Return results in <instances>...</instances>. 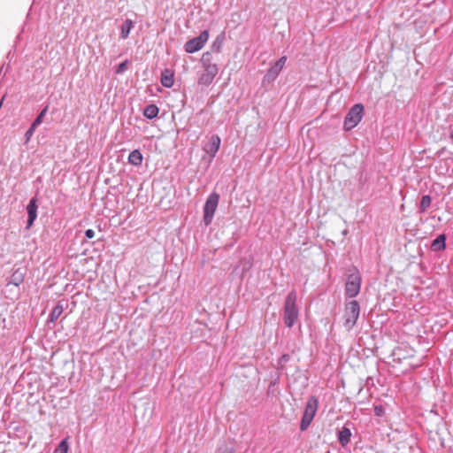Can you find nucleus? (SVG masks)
<instances>
[{
  "mask_svg": "<svg viewBox=\"0 0 453 453\" xmlns=\"http://www.w3.org/2000/svg\"><path fill=\"white\" fill-rule=\"evenodd\" d=\"M392 356L394 362L406 363L407 368L412 369L420 365V360L416 357L415 350L406 343H401L395 347Z\"/></svg>",
  "mask_w": 453,
  "mask_h": 453,
  "instance_id": "f257e3e1",
  "label": "nucleus"
},
{
  "mask_svg": "<svg viewBox=\"0 0 453 453\" xmlns=\"http://www.w3.org/2000/svg\"><path fill=\"white\" fill-rule=\"evenodd\" d=\"M297 295L295 290L288 293L284 303V323L288 327H292L297 321L299 311L296 306Z\"/></svg>",
  "mask_w": 453,
  "mask_h": 453,
  "instance_id": "f03ea898",
  "label": "nucleus"
},
{
  "mask_svg": "<svg viewBox=\"0 0 453 453\" xmlns=\"http://www.w3.org/2000/svg\"><path fill=\"white\" fill-rule=\"evenodd\" d=\"M211 54L206 52L203 55L202 62L203 64V72L198 78V84L209 86L213 81L219 72L218 65L210 62Z\"/></svg>",
  "mask_w": 453,
  "mask_h": 453,
  "instance_id": "7ed1b4c3",
  "label": "nucleus"
},
{
  "mask_svg": "<svg viewBox=\"0 0 453 453\" xmlns=\"http://www.w3.org/2000/svg\"><path fill=\"white\" fill-rule=\"evenodd\" d=\"M360 308L357 301H350L346 303L342 315L343 326L350 330L359 317Z\"/></svg>",
  "mask_w": 453,
  "mask_h": 453,
  "instance_id": "20e7f679",
  "label": "nucleus"
},
{
  "mask_svg": "<svg viewBox=\"0 0 453 453\" xmlns=\"http://www.w3.org/2000/svg\"><path fill=\"white\" fill-rule=\"evenodd\" d=\"M319 407V401L316 396H311L306 403L304 412L301 420L300 429L305 431L314 418Z\"/></svg>",
  "mask_w": 453,
  "mask_h": 453,
  "instance_id": "39448f33",
  "label": "nucleus"
},
{
  "mask_svg": "<svg viewBox=\"0 0 453 453\" xmlns=\"http://www.w3.org/2000/svg\"><path fill=\"white\" fill-rule=\"evenodd\" d=\"M365 108L361 104H357L350 108L344 119V129L349 131L358 125L364 116Z\"/></svg>",
  "mask_w": 453,
  "mask_h": 453,
  "instance_id": "423d86ee",
  "label": "nucleus"
},
{
  "mask_svg": "<svg viewBox=\"0 0 453 453\" xmlns=\"http://www.w3.org/2000/svg\"><path fill=\"white\" fill-rule=\"evenodd\" d=\"M219 202V195L212 192L207 198L203 207V222L205 226H209L214 217V213L218 208Z\"/></svg>",
  "mask_w": 453,
  "mask_h": 453,
  "instance_id": "0eeeda50",
  "label": "nucleus"
},
{
  "mask_svg": "<svg viewBox=\"0 0 453 453\" xmlns=\"http://www.w3.org/2000/svg\"><path fill=\"white\" fill-rule=\"evenodd\" d=\"M209 39V33L207 30L203 31L199 36L188 40L184 48L188 53H194L200 50Z\"/></svg>",
  "mask_w": 453,
  "mask_h": 453,
  "instance_id": "6e6552de",
  "label": "nucleus"
},
{
  "mask_svg": "<svg viewBox=\"0 0 453 453\" xmlns=\"http://www.w3.org/2000/svg\"><path fill=\"white\" fill-rule=\"evenodd\" d=\"M361 286V277L358 273H352L349 276L346 283V295L349 297H354L357 296Z\"/></svg>",
  "mask_w": 453,
  "mask_h": 453,
  "instance_id": "1a4fd4ad",
  "label": "nucleus"
},
{
  "mask_svg": "<svg viewBox=\"0 0 453 453\" xmlns=\"http://www.w3.org/2000/svg\"><path fill=\"white\" fill-rule=\"evenodd\" d=\"M286 61H287V57L286 56H283L281 57L268 71H267V73H266V78H268L269 80H274L278 75L279 73H280V71L282 70V68L284 67L285 64H286Z\"/></svg>",
  "mask_w": 453,
  "mask_h": 453,
  "instance_id": "9d476101",
  "label": "nucleus"
},
{
  "mask_svg": "<svg viewBox=\"0 0 453 453\" xmlns=\"http://www.w3.org/2000/svg\"><path fill=\"white\" fill-rule=\"evenodd\" d=\"M220 138L219 135L214 134L211 137L209 142L205 145L204 150L210 154L211 157H214L216 153L219 151L220 147Z\"/></svg>",
  "mask_w": 453,
  "mask_h": 453,
  "instance_id": "9b49d317",
  "label": "nucleus"
},
{
  "mask_svg": "<svg viewBox=\"0 0 453 453\" xmlns=\"http://www.w3.org/2000/svg\"><path fill=\"white\" fill-rule=\"evenodd\" d=\"M27 211L28 215L27 228H29L34 224V221L37 217V204L35 198H32L30 200L29 203L27 206Z\"/></svg>",
  "mask_w": 453,
  "mask_h": 453,
  "instance_id": "f8f14e48",
  "label": "nucleus"
},
{
  "mask_svg": "<svg viewBox=\"0 0 453 453\" xmlns=\"http://www.w3.org/2000/svg\"><path fill=\"white\" fill-rule=\"evenodd\" d=\"M161 84L165 88H172L174 84L173 73L165 69L161 74Z\"/></svg>",
  "mask_w": 453,
  "mask_h": 453,
  "instance_id": "ddd939ff",
  "label": "nucleus"
},
{
  "mask_svg": "<svg viewBox=\"0 0 453 453\" xmlns=\"http://www.w3.org/2000/svg\"><path fill=\"white\" fill-rule=\"evenodd\" d=\"M143 157L140 150H134L128 156V163L134 165H141Z\"/></svg>",
  "mask_w": 453,
  "mask_h": 453,
  "instance_id": "4468645a",
  "label": "nucleus"
},
{
  "mask_svg": "<svg viewBox=\"0 0 453 453\" xmlns=\"http://www.w3.org/2000/svg\"><path fill=\"white\" fill-rule=\"evenodd\" d=\"M350 437H351V432H350L349 428H348V427H343L339 432V434H338L339 441L342 444V446H343V447L346 446L349 442Z\"/></svg>",
  "mask_w": 453,
  "mask_h": 453,
  "instance_id": "2eb2a0df",
  "label": "nucleus"
},
{
  "mask_svg": "<svg viewBox=\"0 0 453 453\" xmlns=\"http://www.w3.org/2000/svg\"><path fill=\"white\" fill-rule=\"evenodd\" d=\"M158 111H159V109L157 105L150 104L145 107V109L143 111V114L146 118L152 119L157 116Z\"/></svg>",
  "mask_w": 453,
  "mask_h": 453,
  "instance_id": "dca6fc26",
  "label": "nucleus"
},
{
  "mask_svg": "<svg viewBox=\"0 0 453 453\" xmlns=\"http://www.w3.org/2000/svg\"><path fill=\"white\" fill-rule=\"evenodd\" d=\"M133 27V21L131 19H126L121 27V37L124 39L127 38Z\"/></svg>",
  "mask_w": 453,
  "mask_h": 453,
  "instance_id": "f3484780",
  "label": "nucleus"
},
{
  "mask_svg": "<svg viewBox=\"0 0 453 453\" xmlns=\"http://www.w3.org/2000/svg\"><path fill=\"white\" fill-rule=\"evenodd\" d=\"M445 248V236L443 234L439 235L432 243V249L434 250H441Z\"/></svg>",
  "mask_w": 453,
  "mask_h": 453,
  "instance_id": "a211bd4d",
  "label": "nucleus"
},
{
  "mask_svg": "<svg viewBox=\"0 0 453 453\" xmlns=\"http://www.w3.org/2000/svg\"><path fill=\"white\" fill-rule=\"evenodd\" d=\"M63 311L64 308L61 304L56 305L50 313V321L52 323L55 322L61 316Z\"/></svg>",
  "mask_w": 453,
  "mask_h": 453,
  "instance_id": "6ab92c4d",
  "label": "nucleus"
},
{
  "mask_svg": "<svg viewBox=\"0 0 453 453\" xmlns=\"http://www.w3.org/2000/svg\"><path fill=\"white\" fill-rule=\"evenodd\" d=\"M69 445L67 441V438L64 439L58 447L54 450V453H68Z\"/></svg>",
  "mask_w": 453,
  "mask_h": 453,
  "instance_id": "aec40b11",
  "label": "nucleus"
},
{
  "mask_svg": "<svg viewBox=\"0 0 453 453\" xmlns=\"http://www.w3.org/2000/svg\"><path fill=\"white\" fill-rule=\"evenodd\" d=\"M432 199L429 196H422L421 202H420V211L424 212L426 211V209L431 205Z\"/></svg>",
  "mask_w": 453,
  "mask_h": 453,
  "instance_id": "412c9836",
  "label": "nucleus"
},
{
  "mask_svg": "<svg viewBox=\"0 0 453 453\" xmlns=\"http://www.w3.org/2000/svg\"><path fill=\"white\" fill-rule=\"evenodd\" d=\"M47 111H48V106H46L40 113L39 115L37 116V118L35 119V121L33 122L34 124H35L36 126H39L42 123L43 121V118L44 116L46 115L47 113Z\"/></svg>",
  "mask_w": 453,
  "mask_h": 453,
  "instance_id": "4be33fe9",
  "label": "nucleus"
},
{
  "mask_svg": "<svg viewBox=\"0 0 453 453\" xmlns=\"http://www.w3.org/2000/svg\"><path fill=\"white\" fill-rule=\"evenodd\" d=\"M38 126H36L35 124L32 123L31 127H29V129L26 132V140L27 142H28L32 135L34 134V132L35 130V128L37 127Z\"/></svg>",
  "mask_w": 453,
  "mask_h": 453,
  "instance_id": "5701e85b",
  "label": "nucleus"
},
{
  "mask_svg": "<svg viewBox=\"0 0 453 453\" xmlns=\"http://www.w3.org/2000/svg\"><path fill=\"white\" fill-rule=\"evenodd\" d=\"M127 68V61H124L122 63H120L118 66V69H117V73H121L123 72H125Z\"/></svg>",
  "mask_w": 453,
  "mask_h": 453,
  "instance_id": "b1692460",
  "label": "nucleus"
},
{
  "mask_svg": "<svg viewBox=\"0 0 453 453\" xmlns=\"http://www.w3.org/2000/svg\"><path fill=\"white\" fill-rule=\"evenodd\" d=\"M218 453H234V449H233V448L224 446V447H220L219 449Z\"/></svg>",
  "mask_w": 453,
  "mask_h": 453,
  "instance_id": "393cba45",
  "label": "nucleus"
},
{
  "mask_svg": "<svg viewBox=\"0 0 453 453\" xmlns=\"http://www.w3.org/2000/svg\"><path fill=\"white\" fill-rule=\"evenodd\" d=\"M16 274H17V273H15L13 274V277H14V280H15L14 284H15L16 286H19V285L22 282L23 279H22V276H21V275H19V276L17 278V277H16Z\"/></svg>",
  "mask_w": 453,
  "mask_h": 453,
  "instance_id": "a878e982",
  "label": "nucleus"
},
{
  "mask_svg": "<svg viewBox=\"0 0 453 453\" xmlns=\"http://www.w3.org/2000/svg\"><path fill=\"white\" fill-rule=\"evenodd\" d=\"M85 235H86L87 238L91 239V238H93L95 236V232L92 229H88L85 232Z\"/></svg>",
  "mask_w": 453,
  "mask_h": 453,
  "instance_id": "bb28decb",
  "label": "nucleus"
},
{
  "mask_svg": "<svg viewBox=\"0 0 453 453\" xmlns=\"http://www.w3.org/2000/svg\"><path fill=\"white\" fill-rule=\"evenodd\" d=\"M375 413L376 415L380 416L382 413V408L381 407H375Z\"/></svg>",
  "mask_w": 453,
  "mask_h": 453,
  "instance_id": "cd10ccee",
  "label": "nucleus"
},
{
  "mask_svg": "<svg viewBox=\"0 0 453 453\" xmlns=\"http://www.w3.org/2000/svg\"><path fill=\"white\" fill-rule=\"evenodd\" d=\"M450 138L453 139V131L450 133Z\"/></svg>",
  "mask_w": 453,
  "mask_h": 453,
  "instance_id": "c85d7f7f",
  "label": "nucleus"
}]
</instances>
